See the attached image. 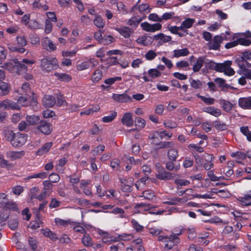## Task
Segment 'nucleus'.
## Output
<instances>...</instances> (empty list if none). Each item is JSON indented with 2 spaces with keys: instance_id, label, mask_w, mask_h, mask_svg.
Instances as JSON below:
<instances>
[{
  "instance_id": "1",
  "label": "nucleus",
  "mask_w": 251,
  "mask_h": 251,
  "mask_svg": "<svg viewBox=\"0 0 251 251\" xmlns=\"http://www.w3.org/2000/svg\"><path fill=\"white\" fill-rule=\"evenodd\" d=\"M165 212L164 210H155L151 204H146L141 202L137 204L135 206V212L138 213L146 214L149 213L151 214L162 215Z\"/></svg>"
},
{
  "instance_id": "2",
  "label": "nucleus",
  "mask_w": 251,
  "mask_h": 251,
  "mask_svg": "<svg viewBox=\"0 0 251 251\" xmlns=\"http://www.w3.org/2000/svg\"><path fill=\"white\" fill-rule=\"evenodd\" d=\"M193 189H187L185 190L186 194L187 196H191L192 198H189V199H192L194 198H203L206 199L207 198V195H199V194H192L193 192ZM188 198H175L173 199L170 201H165L163 202V204H167L169 205H176L178 203H182L183 202H185L187 201Z\"/></svg>"
},
{
  "instance_id": "3",
  "label": "nucleus",
  "mask_w": 251,
  "mask_h": 251,
  "mask_svg": "<svg viewBox=\"0 0 251 251\" xmlns=\"http://www.w3.org/2000/svg\"><path fill=\"white\" fill-rule=\"evenodd\" d=\"M158 239L159 241L165 243V248L167 250L171 249L179 242V238L175 235H171L170 236L160 235Z\"/></svg>"
},
{
  "instance_id": "4",
  "label": "nucleus",
  "mask_w": 251,
  "mask_h": 251,
  "mask_svg": "<svg viewBox=\"0 0 251 251\" xmlns=\"http://www.w3.org/2000/svg\"><path fill=\"white\" fill-rule=\"evenodd\" d=\"M58 67L57 60L55 58H44L41 60V67L43 71L50 72Z\"/></svg>"
},
{
  "instance_id": "5",
  "label": "nucleus",
  "mask_w": 251,
  "mask_h": 251,
  "mask_svg": "<svg viewBox=\"0 0 251 251\" xmlns=\"http://www.w3.org/2000/svg\"><path fill=\"white\" fill-rule=\"evenodd\" d=\"M232 64V61L229 60L225 61L223 63H219L217 72L224 73L225 75L229 76L233 75L235 72L231 67Z\"/></svg>"
},
{
  "instance_id": "6",
  "label": "nucleus",
  "mask_w": 251,
  "mask_h": 251,
  "mask_svg": "<svg viewBox=\"0 0 251 251\" xmlns=\"http://www.w3.org/2000/svg\"><path fill=\"white\" fill-rule=\"evenodd\" d=\"M150 12L149 5L148 4H141L138 6L136 5H134L131 11L132 13L137 14L143 19L146 17V14Z\"/></svg>"
},
{
  "instance_id": "7",
  "label": "nucleus",
  "mask_w": 251,
  "mask_h": 251,
  "mask_svg": "<svg viewBox=\"0 0 251 251\" xmlns=\"http://www.w3.org/2000/svg\"><path fill=\"white\" fill-rule=\"evenodd\" d=\"M97 232L101 236V241L103 243L110 245L118 242V238H116V236L112 235L107 231L99 229Z\"/></svg>"
},
{
  "instance_id": "8",
  "label": "nucleus",
  "mask_w": 251,
  "mask_h": 251,
  "mask_svg": "<svg viewBox=\"0 0 251 251\" xmlns=\"http://www.w3.org/2000/svg\"><path fill=\"white\" fill-rule=\"evenodd\" d=\"M98 62L95 58H92L89 60L84 61L81 63L78 64L76 69L78 71H82L88 69L91 67H94L97 66Z\"/></svg>"
},
{
  "instance_id": "9",
  "label": "nucleus",
  "mask_w": 251,
  "mask_h": 251,
  "mask_svg": "<svg viewBox=\"0 0 251 251\" xmlns=\"http://www.w3.org/2000/svg\"><path fill=\"white\" fill-rule=\"evenodd\" d=\"M41 45L44 49L49 51H53L57 49L56 44L48 37L42 38Z\"/></svg>"
},
{
  "instance_id": "10",
  "label": "nucleus",
  "mask_w": 251,
  "mask_h": 251,
  "mask_svg": "<svg viewBox=\"0 0 251 251\" xmlns=\"http://www.w3.org/2000/svg\"><path fill=\"white\" fill-rule=\"evenodd\" d=\"M140 26L144 30L151 32L159 30L162 27V25L159 23L150 24L148 22L142 23Z\"/></svg>"
},
{
  "instance_id": "11",
  "label": "nucleus",
  "mask_w": 251,
  "mask_h": 251,
  "mask_svg": "<svg viewBox=\"0 0 251 251\" xmlns=\"http://www.w3.org/2000/svg\"><path fill=\"white\" fill-rule=\"evenodd\" d=\"M223 39L221 36L216 35L213 39L206 44L209 50H218L220 47V44L222 42Z\"/></svg>"
},
{
  "instance_id": "12",
  "label": "nucleus",
  "mask_w": 251,
  "mask_h": 251,
  "mask_svg": "<svg viewBox=\"0 0 251 251\" xmlns=\"http://www.w3.org/2000/svg\"><path fill=\"white\" fill-rule=\"evenodd\" d=\"M27 136L21 133H17L15 135L12 145L15 147L23 145L26 141Z\"/></svg>"
},
{
  "instance_id": "13",
  "label": "nucleus",
  "mask_w": 251,
  "mask_h": 251,
  "mask_svg": "<svg viewBox=\"0 0 251 251\" xmlns=\"http://www.w3.org/2000/svg\"><path fill=\"white\" fill-rule=\"evenodd\" d=\"M112 98L113 100L119 103H126L131 101V98L126 93L122 94H113Z\"/></svg>"
},
{
  "instance_id": "14",
  "label": "nucleus",
  "mask_w": 251,
  "mask_h": 251,
  "mask_svg": "<svg viewBox=\"0 0 251 251\" xmlns=\"http://www.w3.org/2000/svg\"><path fill=\"white\" fill-rule=\"evenodd\" d=\"M233 166L234 162L232 161H228L226 167L221 168L220 169V173H223L225 175V177L227 178L226 180L233 174V171L232 169Z\"/></svg>"
},
{
  "instance_id": "15",
  "label": "nucleus",
  "mask_w": 251,
  "mask_h": 251,
  "mask_svg": "<svg viewBox=\"0 0 251 251\" xmlns=\"http://www.w3.org/2000/svg\"><path fill=\"white\" fill-rule=\"evenodd\" d=\"M163 138L161 133L157 131H152L149 134V139L151 141V143L156 145Z\"/></svg>"
},
{
  "instance_id": "16",
  "label": "nucleus",
  "mask_w": 251,
  "mask_h": 251,
  "mask_svg": "<svg viewBox=\"0 0 251 251\" xmlns=\"http://www.w3.org/2000/svg\"><path fill=\"white\" fill-rule=\"evenodd\" d=\"M132 14L133 16L128 20L127 24L129 26L136 28L144 19L137 14L134 13H132Z\"/></svg>"
},
{
  "instance_id": "17",
  "label": "nucleus",
  "mask_w": 251,
  "mask_h": 251,
  "mask_svg": "<svg viewBox=\"0 0 251 251\" xmlns=\"http://www.w3.org/2000/svg\"><path fill=\"white\" fill-rule=\"evenodd\" d=\"M122 123L127 126L130 127L133 126L134 121L132 118V114L131 112H126L125 113L121 119Z\"/></svg>"
},
{
  "instance_id": "18",
  "label": "nucleus",
  "mask_w": 251,
  "mask_h": 251,
  "mask_svg": "<svg viewBox=\"0 0 251 251\" xmlns=\"http://www.w3.org/2000/svg\"><path fill=\"white\" fill-rule=\"evenodd\" d=\"M38 129L43 134L46 135L50 134L52 130L50 124L45 121H42L40 123Z\"/></svg>"
},
{
  "instance_id": "19",
  "label": "nucleus",
  "mask_w": 251,
  "mask_h": 251,
  "mask_svg": "<svg viewBox=\"0 0 251 251\" xmlns=\"http://www.w3.org/2000/svg\"><path fill=\"white\" fill-rule=\"evenodd\" d=\"M246 35H248L247 32H246V33H235L234 35L233 38H237V40L238 41V45L240 44V45L248 46L251 44V41L248 39H246L241 37L242 36H246Z\"/></svg>"
},
{
  "instance_id": "20",
  "label": "nucleus",
  "mask_w": 251,
  "mask_h": 251,
  "mask_svg": "<svg viewBox=\"0 0 251 251\" xmlns=\"http://www.w3.org/2000/svg\"><path fill=\"white\" fill-rule=\"evenodd\" d=\"M133 178H128L127 180H123L121 181L122 190L126 192H129L131 191V187L133 185Z\"/></svg>"
},
{
  "instance_id": "21",
  "label": "nucleus",
  "mask_w": 251,
  "mask_h": 251,
  "mask_svg": "<svg viewBox=\"0 0 251 251\" xmlns=\"http://www.w3.org/2000/svg\"><path fill=\"white\" fill-rule=\"evenodd\" d=\"M238 200L243 206L251 205V191L248 192L243 197H239Z\"/></svg>"
},
{
  "instance_id": "22",
  "label": "nucleus",
  "mask_w": 251,
  "mask_h": 251,
  "mask_svg": "<svg viewBox=\"0 0 251 251\" xmlns=\"http://www.w3.org/2000/svg\"><path fill=\"white\" fill-rule=\"evenodd\" d=\"M239 105L243 109L251 108V97L241 98L238 100Z\"/></svg>"
},
{
  "instance_id": "23",
  "label": "nucleus",
  "mask_w": 251,
  "mask_h": 251,
  "mask_svg": "<svg viewBox=\"0 0 251 251\" xmlns=\"http://www.w3.org/2000/svg\"><path fill=\"white\" fill-rule=\"evenodd\" d=\"M55 103V98L52 96L46 95L43 99V105L46 107H51Z\"/></svg>"
},
{
  "instance_id": "24",
  "label": "nucleus",
  "mask_w": 251,
  "mask_h": 251,
  "mask_svg": "<svg viewBox=\"0 0 251 251\" xmlns=\"http://www.w3.org/2000/svg\"><path fill=\"white\" fill-rule=\"evenodd\" d=\"M4 109H20V106L17 102L8 99L4 100Z\"/></svg>"
},
{
  "instance_id": "25",
  "label": "nucleus",
  "mask_w": 251,
  "mask_h": 251,
  "mask_svg": "<svg viewBox=\"0 0 251 251\" xmlns=\"http://www.w3.org/2000/svg\"><path fill=\"white\" fill-rule=\"evenodd\" d=\"M235 62L240 68L238 71H241V72H244L247 69V67L250 66V64L249 62L240 56L236 58Z\"/></svg>"
},
{
  "instance_id": "26",
  "label": "nucleus",
  "mask_w": 251,
  "mask_h": 251,
  "mask_svg": "<svg viewBox=\"0 0 251 251\" xmlns=\"http://www.w3.org/2000/svg\"><path fill=\"white\" fill-rule=\"evenodd\" d=\"M25 154L24 151H9L6 153V156L7 158L10 159L11 160H15L22 158Z\"/></svg>"
},
{
  "instance_id": "27",
  "label": "nucleus",
  "mask_w": 251,
  "mask_h": 251,
  "mask_svg": "<svg viewBox=\"0 0 251 251\" xmlns=\"http://www.w3.org/2000/svg\"><path fill=\"white\" fill-rule=\"evenodd\" d=\"M136 42L139 45L147 46L151 43V39L150 37L144 35L139 36L136 40Z\"/></svg>"
},
{
  "instance_id": "28",
  "label": "nucleus",
  "mask_w": 251,
  "mask_h": 251,
  "mask_svg": "<svg viewBox=\"0 0 251 251\" xmlns=\"http://www.w3.org/2000/svg\"><path fill=\"white\" fill-rule=\"evenodd\" d=\"M219 102L224 110L227 113L230 112L232 108L233 105L230 101L221 98L219 100Z\"/></svg>"
},
{
  "instance_id": "29",
  "label": "nucleus",
  "mask_w": 251,
  "mask_h": 251,
  "mask_svg": "<svg viewBox=\"0 0 251 251\" xmlns=\"http://www.w3.org/2000/svg\"><path fill=\"white\" fill-rule=\"evenodd\" d=\"M52 145L53 143L51 142L46 143L37 150L36 154L41 156L47 153Z\"/></svg>"
},
{
  "instance_id": "30",
  "label": "nucleus",
  "mask_w": 251,
  "mask_h": 251,
  "mask_svg": "<svg viewBox=\"0 0 251 251\" xmlns=\"http://www.w3.org/2000/svg\"><path fill=\"white\" fill-rule=\"evenodd\" d=\"M205 57L204 56H201L199 57L194 65L193 66V71L194 72H199L202 67L203 64H205Z\"/></svg>"
},
{
  "instance_id": "31",
  "label": "nucleus",
  "mask_w": 251,
  "mask_h": 251,
  "mask_svg": "<svg viewBox=\"0 0 251 251\" xmlns=\"http://www.w3.org/2000/svg\"><path fill=\"white\" fill-rule=\"evenodd\" d=\"M204 111L216 117L220 116L222 114L221 110L214 106L206 107L204 108Z\"/></svg>"
},
{
  "instance_id": "32",
  "label": "nucleus",
  "mask_w": 251,
  "mask_h": 251,
  "mask_svg": "<svg viewBox=\"0 0 251 251\" xmlns=\"http://www.w3.org/2000/svg\"><path fill=\"white\" fill-rule=\"evenodd\" d=\"M116 30L126 38H129L132 32L129 27L123 26L120 28H116Z\"/></svg>"
},
{
  "instance_id": "33",
  "label": "nucleus",
  "mask_w": 251,
  "mask_h": 251,
  "mask_svg": "<svg viewBox=\"0 0 251 251\" xmlns=\"http://www.w3.org/2000/svg\"><path fill=\"white\" fill-rule=\"evenodd\" d=\"M156 176L160 180H168L172 179L173 177V175L171 173L163 170L159 172Z\"/></svg>"
},
{
  "instance_id": "34",
  "label": "nucleus",
  "mask_w": 251,
  "mask_h": 251,
  "mask_svg": "<svg viewBox=\"0 0 251 251\" xmlns=\"http://www.w3.org/2000/svg\"><path fill=\"white\" fill-rule=\"evenodd\" d=\"M93 23L98 28H102L105 25V21L101 16L96 14L93 20Z\"/></svg>"
},
{
  "instance_id": "35",
  "label": "nucleus",
  "mask_w": 251,
  "mask_h": 251,
  "mask_svg": "<svg viewBox=\"0 0 251 251\" xmlns=\"http://www.w3.org/2000/svg\"><path fill=\"white\" fill-rule=\"evenodd\" d=\"M15 65L16 66V69L18 74L25 73L27 70V67L25 64H24L22 62L15 60Z\"/></svg>"
},
{
  "instance_id": "36",
  "label": "nucleus",
  "mask_w": 251,
  "mask_h": 251,
  "mask_svg": "<svg viewBox=\"0 0 251 251\" xmlns=\"http://www.w3.org/2000/svg\"><path fill=\"white\" fill-rule=\"evenodd\" d=\"M173 56L176 58L182 56H187L189 53V51L187 48L175 50L173 51Z\"/></svg>"
},
{
  "instance_id": "37",
  "label": "nucleus",
  "mask_w": 251,
  "mask_h": 251,
  "mask_svg": "<svg viewBox=\"0 0 251 251\" xmlns=\"http://www.w3.org/2000/svg\"><path fill=\"white\" fill-rule=\"evenodd\" d=\"M178 156V151L174 147L170 148L168 151V157L170 161H175Z\"/></svg>"
},
{
  "instance_id": "38",
  "label": "nucleus",
  "mask_w": 251,
  "mask_h": 251,
  "mask_svg": "<svg viewBox=\"0 0 251 251\" xmlns=\"http://www.w3.org/2000/svg\"><path fill=\"white\" fill-rule=\"evenodd\" d=\"M41 233L44 236L48 237L52 240H56L58 239L56 234L48 228L42 229Z\"/></svg>"
},
{
  "instance_id": "39",
  "label": "nucleus",
  "mask_w": 251,
  "mask_h": 251,
  "mask_svg": "<svg viewBox=\"0 0 251 251\" xmlns=\"http://www.w3.org/2000/svg\"><path fill=\"white\" fill-rule=\"evenodd\" d=\"M53 75L59 80L62 81L68 82L72 79L71 76L69 75L66 73H55Z\"/></svg>"
},
{
  "instance_id": "40",
  "label": "nucleus",
  "mask_w": 251,
  "mask_h": 251,
  "mask_svg": "<svg viewBox=\"0 0 251 251\" xmlns=\"http://www.w3.org/2000/svg\"><path fill=\"white\" fill-rule=\"evenodd\" d=\"M81 242L84 246L87 247H91L93 245V242L92 238L89 234L86 233V232L82 237Z\"/></svg>"
},
{
  "instance_id": "41",
  "label": "nucleus",
  "mask_w": 251,
  "mask_h": 251,
  "mask_svg": "<svg viewBox=\"0 0 251 251\" xmlns=\"http://www.w3.org/2000/svg\"><path fill=\"white\" fill-rule=\"evenodd\" d=\"M195 22V20L192 18H187L184 21H183L180 26L182 27V31L184 30V29L189 28L191 27Z\"/></svg>"
},
{
  "instance_id": "42",
  "label": "nucleus",
  "mask_w": 251,
  "mask_h": 251,
  "mask_svg": "<svg viewBox=\"0 0 251 251\" xmlns=\"http://www.w3.org/2000/svg\"><path fill=\"white\" fill-rule=\"evenodd\" d=\"M43 184L44 185L43 192L46 193L48 196H49L52 191V184L49 180L43 181Z\"/></svg>"
},
{
  "instance_id": "43",
  "label": "nucleus",
  "mask_w": 251,
  "mask_h": 251,
  "mask_svg": "<svg viewBox=\"0 0 251 251\" xmlns=\"http://www.w3.org/2000/svg\"><path fill=\"white\" fill-rule=\"evenodd\" d=\"M205 158L207 160V161L204 164V168L206 170H209L213 167V163L212 161L214 159V156L207 154L205 156Z\"/></svg>"
},
{
  "instance_id": "44",
  "label": "nucleus",
  "mask_w": 251,
  "mask_h": 251,
  "mask_svg": "<svg viewBox=\"0 0 251 251\" xmlns=\"http://www.w3.org/2000/svg\"><path fill=\"white\" fill-rule=\"evenodd\" d=\"M102 77V72L100 69L96 70L93 74L91 77V80L94 83H97L99 81Z\"/></svg>"
},
{
  "instance_id": "45",
  "label": "nucleus",
  "mask_w": 251,
  "mask_h": 251,
  "mask_svg": "<svg viewBox=\"0 0 251 251\" xmlns=\"http://www.w3.org/2000/svg\"><path fill=\"white\" fill-rule=\"evenodd\" d=\"M142 194V195L140 197H144V199L148 200L153 201L155 199L154 193L152 191L146 190L143 191Z\"/></svg>"
},
{
  "instance_id": "46",
  "label": "nucleus",
  "mask_w": 251,
  "mask_h": 251,
  "mask_svg": "<svg viewBox=\"0 0 251 251\" xmlns=\"http://www.w3.org/2000/svg\"><path fill=\"white\" fill-rule=\"evenodd\" d=\"M133 238V235L130 233H123L118 234L116 238H118V242L120 241H130Z\"/></svg>"
},
{
  "instance_id": "47",
  "label": "nucleus",
  "mask_w": 251,
  "mask_h": 251,
  "mask_svg": "<svg viewBox=\"0 0 251 251\" xmlns=\"http://www.w3.org/2000/svg\"><path fill=\"white\" fill-rule=\"evenodd\" d=\"M158 146V149H170V148L174 147L175 144L173 142L165 141L161 142L159 141V143L156 145Z\"/></svg>"
},
{
  "instance_id": "48",
  "label": "nucleus",
  "mask_w": 251,
  "mask_h": 251,
  "mask_svg": "<svg viewBox=\"0 0 251 251\" xmlns=\"http://www.w3.org/2000/svg\"><path fill=\"white\" fill-rule=\"evenodd\" d=\"M117 113L115 111H112L108 116H104L102 118V121L104 123H109L113 121L116 117Z\"/></svg>"
},
{
  "instance_id": "49",
  "label": "nucleus",
  "mask_w": 251,
  "mask_h": 251,
  "mask_svg": "<svg viewBox=\"0 0 251 251\" xmlns=\"http://www.w3.org/2000/svg\"><path fill=\"white\" fill-rule=\"evenodd\" d=\"M154 39L156 40H159L160 42L162 43H166L171 41L172 37L170 36L165 35L163 33H160L159 34L154 36Z\"/></svg>"
},
{
  "instance_id": "50",
  "label": "nucleus",
  "mask_w": 251,
  "mask_h": 251,
  "mask_svg": "<svg viewBox=\"0 0 251 251\" xmlns=\"http://www.w3.org/2000/svg\"><path fill=\"white\" fill-rule=\"evenodd\" d=\"M214 82H216L218 86L222 90L227 89L229 87V85L226 83V80L222 78L217 77L214 79Z\"/></svg>"
},
{
  "instance_id": "51",
  "label": "nucleus",
  "mask_w": 251,
  "mask_h": 251,
  "mask_svg": "<svg viewBox=\"0 0 251 251\" xmlns=\"http://www.w3.org/2000/svg\"><path fill=\"white\" fill-rule=\"evenodd\" d=\"M48 176L47 173L45 172H42L38 173L33 174L30 176H27L26 179H30L31 178H40V179H44L46 178Z\"/></svg>"
},
{
  "instance_id": "52",
  "label": "nucleus",
  "mask_w": 251,
  "mask_h": 251,
  "mask_svg": "<svg viewBox=\"0 0 251 251\" xmlns=\"http://www.w3.org/2000/svg\"><path fill=\"white\" fill-rule=\"evenodd\" d=\"M218 64V63H215L213 61L209 60L205 58V65L209 69L215 70L217 72Z\"/></svg>"
},
{
  "instance_id": "53",
  "label": "nucleus",
  "mask_w": 251,
  "mask_h": 251,
  "mask_svg": "<svg viewBox=\"0 0 251 251\" xmlns=\"http://www.w3.org/2000/svg\"><path fill=\"white\" fill-rule=\"evenodd\" d=\"M207 176L212 181H220L223 179H227L224 176H217L213 173V171H209L207 172Z\"/></svg>"
},
{
  "instance_id": "54",
  "label": "nucleus",
  "mask_w": 251,
  "mask_h": 251,
  "mask_svg": "<svg viewBox=\"0 0 251 251\" xmlns=\"http://www.w3.org/2000/svg\"><path fill=\"white\" fill-rule=\"evenodd\" d=\"M15 60H17V59H14L9 61L5 63H4L2 67L8 70V71L12 72L14 70V69H16V66L15 65Z\"/></svg>"
},
{
  "instance_id": "55",
  "label": "nucleus",
  "mask_w": 251,
  "mask_h": 251,
  "mask_svg": "<svg viewBox=\"0 0 251 251\" xmlns=\"http://www.w3.org/2000/svg\"><path fill=\"white\" fill-rule=\"evenodd\" d=\"M190 85L195 89H201L202 86L203 82L199 80L190 79Z\"/></svg>"
},
{
  "instance_id": "56",
  "label": "nucleus",
  "mask_w": 251,
  "mask_h": 251,
  "mask_svg": "<svg viewBox=\"0 0 251 251\" xmlns=\"http://www.w3.org/2000/svg\"><path fill=\"white\" fill-rule=\"evenodd\" d=\"M0 89L2 91L3 95H7L10 90V87L8 84L3 81H0Z\"/></svg>"
},
{
  "instance_id": "57",
  "label": "nucleus",
  "mask_w": 251,
  "mask_h": 251,
  "mask_svg": "<svg viewBox=\"0 0 251 251\" xmlns=\"http://www.w3.org/2000/svg\"><path fill=\"white\" fill-rule=\"evenodd\" d=\"M3 206L5 209H8L16 211H19L17 204L14 202L9 201L5 202V203Z\"/></svg>"
},
{
  "instance_id": "58",
  "label": "nucleus",
  "mask_w": 251,
  "mask_h": 251,
  "mask_svg": "<svg viewBox=\"0 0 251 251\" xmlns=\"http://www.w3.org/2000/svg\"><path fill=\"white\" fill-rule=\"evenodd\" d=\"M214 126L215 128L220 130H225L227 129L228 126L224 123L220 121L214 122Z\"/></svg>"
},
{
  "instance_id": "59",
  "label": "nucleus",
  "mask_w": 251,
  "mask_h": 251,
  "mask_svg": "<svg viewBox=\"0 0 251 251\" xmlns=\"http://www.w3.org/2000/svg\"><path fill=\"white\" fill-rule=\"evenodd\" d=\"M39 121V117L37 116H27L26 121L29 125H35Z\"/></svg>"
},
{
  "instance_id": "60",
  "label": "nucleus",
  "mask_w": 251,
  "mask_h": 251,
  "mask_svg": "<svg viewBox=\"0 0 251 251\" xmlns=\"http://www.w3.org/2000/svg\"><path fill=\"white\" fill-rule=\"evenodd\" d=\"M17 44L20 47H24L27 44L26 38L24 36L19 35L16 37Z\"/></svg>"
},
{
  "instance_id": "61",
  "label": "nucleus",
  "mask_w": 251,
  "mask_h": 251,
  "mask_svg": "<svg viewBox=\"0 0 251 251\" xmlns=\"http://www.w3.org/2000/svg\"><path fill=\"white\" fill-rule=\"evenodd\" d=\"M7 56V50L2 46H0V64L6 59Z\"/></svg>"
},
{
  "instance_id": "62",
  "label": "nucleus",
  "mask_w": 251,
  "mask_h": 251,
  "mask_svg": "<svg viewBox=\"0 0 251 251\" xmlns=\"http://www.w3.org/2000/svg\"><path fill=\"white\" fill-rule=\"evenodd\" d=\"M30 42L32 45L39 44L40 43V38L36 33H32L29 36Z\"/></svg>"
},
{
  "instance_id": "63",
  "label": "nucleus",
  "mask_w": 251,
  "mask_h": 251,
  "mask_svg": "<svg viewBox=\"0 0 251 251\" xmlns=\"http://www.w3.org/2000/svg\"><path fill=\"white\" fill-rule=\"evenodd\" d=\"M52 30V24L49 20H46L45 22L44 32L46 34H49Z\"/></svg>"
},
{
  "instance_id": "64",
  "label": "nucleus",
  "mask_w": 251,
  "mask_h": 251,
  "mask_svg": "<svg viewBox=\"0 0 251 251\" xmlns=\"http://www.w3.org/2000/svg\"><path fill=\"white\" fill-rule=\"evenodd\" d=\"M28 27L33 29H38L42 27V25L36 20L31 21L29 23Z\"/></svg>"
}]
</instances>
